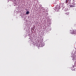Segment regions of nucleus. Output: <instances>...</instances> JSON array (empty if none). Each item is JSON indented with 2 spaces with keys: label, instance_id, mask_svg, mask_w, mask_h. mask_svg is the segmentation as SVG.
Instances as JSON below:
<instances>
[{
  "label": "nucleus",
  "instance_id": "6",
  "mask_svg": "<svg viewBox=\"0 0 76 76\" xmlns=\"http://www.w3.org/2000/svg\"><path fill=\"white\" fill-rule=\"evenodd\" d=\"M14 6H16L17 5V4L16 3H14Z\"/></svg>",
  "mask_w": 76,
  "mask_h": 76
},
{
  "label": "nucleus",
  "instance_id": "5",
  "mask_svg": "<svg viewBox=\"0 0 76 76\" xmlns=\"http://www.w3.org/2000/svg\"><path fill=\"white\" fill-rule=\"evenodd\" d=\"M66 3H68V0H66Z\"/></svg>",
  "mask_w": 76,
  "mask_h": 76
},
{
  "label": "nucleus",
  "instance_id": "4",
  "mask_svg": "<svg viewBox=\"0 0 76 76\" xmlns=\"http://www.w3.org/2000/svg\"><path fill=\"white\" fill-rule=\"evenodd\" d=\"M29 12L28 11H27L26 12V14H27V15H28V14H29Z\"/></svg>",
  "mask_w": 76,
  "mask_h": 76
},
{
  "label": "nucleus",
  "instance_id": "2",
  "mask_svg": "<svg viewBox=\"0 0 76 76\" xmlns=\"http://www.w3.org/2000/svg\"><path fill=\"white\" fill-rule=\"evenodd\" d=\"M40 44L41 45H42V47H43L44 46V45L42 44V43H40Z\"/></svg>",
  "mask_w": 76,
  "mask_h": 76
},
{
  "label": "nucleus",
  "instance_id": "3",
  "mask_svg": "<svg viewBox=\"0 0 76 76\" xmlns=\"http://www.w3.org/2000/svg\"><path fill=\"white\" fill-rule=\"evenodd\" d=\"M66 15H69V12H67L66 13Z\"/></svg>",
  "mask_w": 76,
  "mask_h": 76
},
{
  "label": "nucleus",
  "instance_id": "1",
  "mask_svg": "<svg viewBox=\"0 0 76 76\" xmlns=\"http://www.w3.org/2000/svg\"><path fill=\"white\" fill-rule=\"evenodd\" d=\"M73 2L74 3V4H71L69 5V7H75V2L74 0L73 1Z\"/></svg>",
  "mask_w": 76,
  "mask_h": 76
},
{
  "label": "nucleus",
  "instance_id": "7",
  "mask_svg": "<svg viewBox=\"0 0 76 76\" xmlns=\"http://www.w3.org/2000/svg\"><path fill=\"white\" fill-rule=\"evenodd\" d=\"M56 9L57 10H59V8H56Z\"/></svg>",
  "mask_w": 76,
  "mask_h": 76
}]
</instances>
